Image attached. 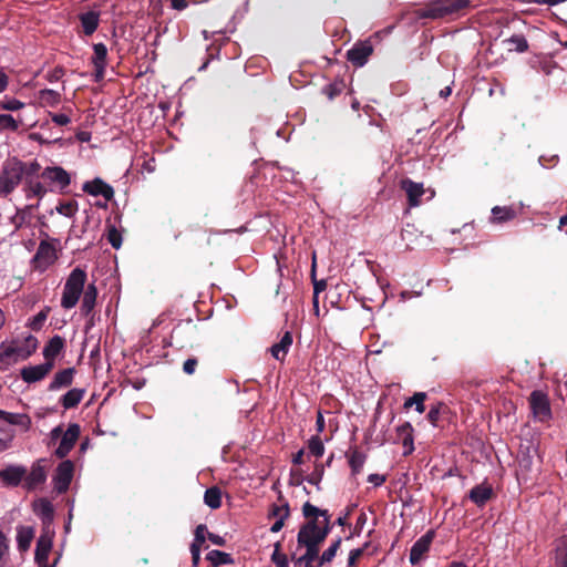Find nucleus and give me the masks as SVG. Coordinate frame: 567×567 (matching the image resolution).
<instances>
[{
	"label": "nucleus",
	"instance_id": "423d86ee",
	"mask_svg": "<svg viewBox=\"0 0 567 567\" xmlns=\"http://www.w3.org/2000/svg\"><path fill=\"white\" fill-rule=\"evenodd\" d=\"M529 405L535 417L540 421L549 420L551 416V410L549 400L546 393L539 390H535L529 395Z\"/></svg>",
	"mask_w": 567,
	"mask_h": 567
},
{
	"label": "nucleus",
	"instance_id": "3c124183",
	"mask_svg": "<svg viewBox=\"0 0 567 567\" xmlns=\"http://www.w3.org/2000/svg\"><path fill=\"white\" fill-rule=\"evenodd\" d=\"M24 107V103L17 99H7L0 102V110L18 111Z\"/></svg>",
	"mask_w": 567,
	"mask_h": 567
},
{
	"label": "nucleus",
	"instance_id": "f03ea898",
	"mask_svg": "<svg viewBox=\"0 0 567 567\" xmlns=\"http://www.w3.org/2000/svg\"><path fill=\"white\" fill-rule=\"evenodd\" d=\"M86 272L80 267L74 268L64 284L61 306L64 309H72L79 302L86 282Z\"/></svg>",
	"mask_w": 567,
	"mask_h": 567
},
{
	"label": "nucleus",
	"instance_id": "2eb2a0df",
	"mask_svg": "<svg viewBox=\"0 0 567 567\" xmlns=\"http://www.w3.org/2000/svg\"><path fill=\"white\" fill-rule=\"evenodd\" d=\"M467 497L477 507H484L488 501L494 497V491L491 484L482 483L475 485L467 494Z\"/></svg>",
	"mask_w": 567,
	"mask_h": 567
},
{
	"label": "nucleus",
	"instance_id": "338daca9",
	"mask_svg": "<svg viewBox=\"0 0 567 567\" xmlns=\"http://www.w3.org/2000/svg\"><path fill=\"white\" fill-rule=\"evenodd\" d=\"M8 549H9V546L7 543V537L0 530V561L2 560L3 556L8 553Z\"/></svg>",
	"mask_w": 567,
	"mask_h": 567
},
{
	"label": "nucleus",
	"instance_id": "393cba45",
	"mask_svg": "<svg viewBox=\"0 0 567 567\" xmlns=\"http://www.w3.org/2000/svg\"><path fill=\"white\" fill-rule=\"evenodd\" d=\"M346 456L348 457L352 475L355 476L360 474L365 463L367 455L363 452H361L358 447H354L350 449L346 453Z\"/></svg>",
	"mask_w": 567,
	"mask_h": 567
},
{
	"label": "nucleus",
	"instance_id": "cd10ccee",
	"mask_svg": "<svg viewBox=\"0 0 567 567\" xmlns=\"http://www.w3.org/2000/svg\"><path fill=\"white\" fill-rule=\"evenodd\" d=\"M23 192L28 199L31 197H38L41 199L48 190L41 182L29 178L23 183Z\"/></svg>",
	"mask_w": 567,
	"mask_h": 567
},
{
	"label": "nucleus",
	"instance_id": "774afa93",
	"mask_svg": "<svg viewBox=\"0 0 567 567\" xmlns=\"http://www.w3.org/2000/svg\"><path fill=\"white\" fill-rule=\"evenodd\" d=\"M41 513L47 518H52L53 516V508L52 505L49 502H43L41 507Z\"/></svg>",
	"mask_w": 567,
	"mask_h": 567
},
{
	"label": "nucleus",
	"instance_id": "ddd939ff",
	"mask_svg": "<svg viewBox=\"0 0 567 567\" xmlns=\"http://www.w3.org/2000/svg\"><path fill=\"white\" fill-rule=\"evenodd\" d=\"M53 362H44L38 365L24 367L21 369V379L27 383H34L44 379L53 369Z\"/></svg>",
	"mask_w": 567,
	"mask_h": 567
},
{
	"label": "nucleus",
	"instance_id": "1a4fd4ad",
	"mask_svg": "<svg viewBox=\"0 0 567 567\" xmlns=\"http://www.w3.org/2000/svg\"><path fill=\"white\" fill-rule=\"evenodd\" d=\"M373 53V47L369 41L358 42L347 52V59L357 68L363 66L370 55Z\"/></svg>",
	"mask_w": 567,
	"mask_h": 567
},
{
	"label": "nucleus",
	"instance_id": "7ed1b4c3",
	"mask_svg": "<svg viewBox=\"0 0 567 567\" xmlns=\"http://www.w3.org/2000/svg\"><path fill=\"white\" fill-rule=\"evenodd\" d=\"M20 159L17 157L3 162L0 169V197L7 198L23 182Z\"/></svg>",
	"mask_w": 567,
	"mask_h": 567
},
{
	"label": "nucleus",
	"instance_id": "e2e57ef3",
	"mask_svg": "<svg viewBox=\"0 0 567 567\" xmlns=\"http://www.w3.org/2000/svg\"><path fill=\"white\" fill-rule=\"evenodd\" d=\"M105 68H106V63L94 64V74H93V76H94V81L95 82H101L104 79Z\"/></svg>",
	"mask_w": 567,
	"mask_h": 567
},
{
	"label": "nucleus",
	"instance_id": "f704fd0d",
	"mask_svg": "<svg viewBox=\"0 0 567 567\" xmlns=\"http://www.w3.org/2000/svg\"><path fill=\"white\" fill-rule=\"evenodd\" d=\"M39 103L42 106H55L61 101V95L59 92L51 90V89H44L39 92Z\"/></svg>",
	"mask_w": 567,
	"mask_h": 567
},
{
	"label": "nucleus",
	"instance_id": "4468645a",
	"mask_svg": "<svg viewBox=\"0 0 567 567\" xmlns=\"http://www.w3.org/2000/svg\"><path fill=\"white\" fill-rule=\"evenodd\" d=\"M40 177L56 184L61 189L66 188L71 183L69 173L60 166L45 167Z\"/></svg>",
	"mask_w": 567,
	"mask_h": 567
},
{
	"label": "nucleus",
	"instance_id": "4c0bfd02",
	"mask_svg": "<svg viewBox=\"0 0 567 567\" xmlns=\"http://www.w3.org/2000/svg\"><path fill=\"white\" fill-rule=\"evenodd\" d=\"M426 398H427V394L425 392H415L411 398L405 400L403 408L405 410H408V409L412 408L413 405H415V410L419 413H423L425 411L424 402H425Z\"/></svg>",
	"mask_w": 567,
	"mask_h": 567
},
{
	"label": "nucleus",
	"instance_id": "864d4df0",
	"mask_svg": "<svg viewBox=\"0 0 567 567\" xmlns=\"http://www.w3.org/2000/svg\"><path fill=\"white\" fill-rule=\"evenodd\" d=\"M18 351L19 350L17 349V347L6 346L3 343L0 344V362H6L7 360L12 358L13 355H17Z\"/></svg>",
	"mask_w": 567,
	"mask_h": 567
},
{
	"label": "nucleus",
	"instance_id": "f257e3e1",
	"mask_svg": "<svg viewBox=\"0 0 567 567\" xmlns=\"http://www.w3.org/2000/svg\"><path fill=\"white\" fill-rule=\"evenodd\" d=\"M302 515L306 522L299 527L297 545L306 550L299 557L292 554L291 560L295 564H313L315 560H319L320 547L332 529L331 515L327 509H320L310 502L302 505Z\"/></svg>",
	"mask_w": 567,
	"mask_h": 567
},
{
	"label": "nucleus",
	"instance_id": "dca6fc26",
	"mask_svg": "<svg viewBox=\"0 0 567 567\" xmlns=\"http://www.w3.org/2000/svg\"><path fill=\"white\" fill-rule=\"evenodd\" d=\"M27 475V470L23 466L10 465L0 471V480L7 486H18L22 478Z\"/></svg>",
	"mask_w": 567,
	"mask_h": 567
},
{
	"label": "nucleus",
	"instance_id": "6e6d98bb",
	"mask_svg": "<svg viewBox=\"0 0 567 567\" xmlns=\"http://www.w3.org/2000/svg\"><path fill=\"white\" fill-rule=\"evenodd\" d=\"M285 509H290L289 504L287 502H285L282 505L272 504L269 508L268 517L279 518L286 512Z\"/></svg>",
	"mask_w": 567,
	"mask_h": 567
},
{
	"label": "nucleus",
	"instance_id": "2f4dec72",
	"mask_svg": "<svg viewBox=\"0 0 567 567\" xmlns=\"http://www.w3.org/2000/svg\"><path fill=\"white\" fill-rule=\"evenodd\" d=\"M450 413L449 406L443 402H437L436 404L432 405L426 419L433 426H437L439 420L442 416H445Z\"/></svg>",
	"mask_w": 567,
	"mask_h": 567
},
{
	"label": "nucleus",
	"instance_id": "e433bc0d",
	"mask_svg": "<svg viewBox=\"0 0 567 567\" xmlns=\"http://www.w3.org/2000/svg\"><path fill=\"white\" fill-rule=\"evenodd\" d=\"M504 42L512 45L508 48L509 51L514 50L518 53H524L529 49L526 38L522 34H513L511 38L504 40Z\"/></svg>",
	"mask_w": 567,
	"mask_h": 567
},
{
	"label": "nucleus",
	"instance_id": "052dcab7",
	"mask_svg": "<svg viewBox=\"0 0 567 567\" xmlns=\"http://www.w3.org/2000/svg\"><path fill=\"white\" fill-rule=\"evenodd\" d=\"M207 526L205 524H199L195 529L194 540L204 544L207 537Z\"/></svg>",
	"mask_w": 567,
	"mask_h": 567
},
{
	"label": "nucleus",
	"instance_id": "680f3d73",
	"mask_svg": "<svg viewBox=\"0 0 567 567\" xmlns=\"http://www.w3.org/2000/svg\"><path fill=\"white\" fill-rule=\"evenodd\" d=\"M52 122H54L59 126L68 125L71 120L66 114H56V113H50Z\"/></svg>",
	"mask_w": 567,
	"mask_h": 567
},
{
	"label": "nucleus",
	"instance_id": "473e14b6",
	"mask_svg": "<svg viewBox=\"0 0 567 567\" xmlns=\"http://www.w3.org/2000/svg\"><path fill=\"white\" fill-rule=\"evenodd\" d=\"M346 86V82L342 79H336L333 82L322 87V94H324L329 101H333L344 91Z\"/></svg>",
	"mask_w": 567,
	"mask_h": 567
},
{
	"label": "nucleus",
	"instance_id": "ea45409f",
	"mask_svg": "<svg viewBox=\"0 0 567 567\" xmlns=\"http://www.w3.org/2000/svg\"><path fill=\"white\" fill-rule=\"evenodd\" d=\"M20 166L22 172V176L24 181L29 178L40 177L41 165L37 161L32 162H22L20 161Z\"/></svg>",
	"mask_w": 567,
	"mask_h": 567
},
{
	"label": "nucleus",
	"instance_id": "5fc2aeb1",
	"mask_svg": "<svg viewBox=\"0 0 567 567\" xmlns=\"http://www.w3.org/2000/svg\"><path fill=\"white\" fill-rule=\"evenodd\" d=\"M13 439V432L8 429L0 427V452L9 447Z\"/></svg>",
	"mask_w": 567,
	"mask_h": 567
},
{
	"label": "nucleus",
	"instance_id": "a19ab883",
	"mask_svg": "<svg viewBox=\"0 0 567 567\" xmlns=\"http://www.w3.org/2000/svg\"><path fill=\"white\" fill-rule=\"evenodd\" d=\"M22 118H14L10 114H0V131L16 132L19 128Z\"/></svg>",
	"mask_w": 567,
	"mask_h": 567
},
{
	"label": "nucleus",
	"instance_id": "f8f14e48",
	"mask_svg": "<svg viewBox=\"0 0 567 567\" xmlns=\"http://www.w3.org/2000/svg\"><path fill=\"white\" fill-rule=\"evenodd\" d=\"M400 187L406 194L409 206L417 207L422 204L421 197L425 194V188L422 183L413 182L410 178H403L400 182Z\"/></svg>",
	"mask_w": 567,
	"mask_h": 567
},
{
	"label": "nucleus",
	"instance_id": "b1692460",
	"mask_svg": "<svg viewBox=\"0 0 567 567\" xmlns=\"http://www.w3.org/2000/svg\"><path fill=\"white\" fill-rule=\"evenodd\" d=\"M55 258L56 256L54 246L45 240H42L34 255V261L50 265L55 260Z\"/></svg>",
	"mask_w": 567,
	"mask_h": 567
},
{
	"label": "nucleus",
	"instance_id": "bb28decb",
	"mask_svg": "<svg viewBox=\"0 0 567 567\" xmlns=\"http://www.w3.org/2000/svg\"><path fill=\"white\" fill-rule=\"evenodd\" d=\"M81 25L83 28V32L85 35L93 34L100 22V14L95 11H87L85 13L80 14Z\"/></svg>",
	"mask_w": 567,
	"mask_h": 567
},
{
	"label": "nucleus",
	"instance_id": "412c9836",
	"mask_svg": "<svg viewBox=\"0 0 567 567\" xmlns=\"http://www.w3.org/2000/svg\"><path fill=\"white\" fill-rule=\"evenodd\" d=\"M0 419L9 424L20 426L24 432L31 427V417L24 413H11L0 410Z\"/></svg>",
	"mask_w": 567,
	"mask_h": 567
},
{
	"label": "nucleus",
	"instance_id": "4d7b16f0",
	"mask_svg": "<svg viewBox=\"0 0 567 567\" xmlns=\"http://www.w3.org/2000/svg\"><path fill=\"white\" fill-rule=\"evenodd\" d=\"M286 512L282 514V516H280L279 518H277V520L272 524V526L270 527V532L271 533H278L282 529V527L285 526V522L286 519L289 517L290 515V509H285Z\"/></svg>",
	"mask_w": 567,
	"mask_h": 567
},
{
	"label": "nucleus",
	"instance_id": "a878e982",
	"mask_svg": "<svg viewBox=\"0 0 567 567\" xmlns=\"http://www.w3.org/2000/svg\"><path fill=\"white\" fill-rule=\"evenodd\" d=\"M35 529L32 526H19L17 528V543L20 551H27L34 538Z\"/></svg>",
	"mask_w": 567,
	"mask_h": 567
},
{
	"label": "nucleus",
	"instance_id": "a211bd4d",
	"mask_svg": "<svg viewBox=\"0 0 567 567\" xmlns=\"http://www.w3.org/2000/svg\"><path fill=\"white\" fill-rule=\"evenodd\" d=\"M396 437L405 449L403 455H410L414 451L413 426L410 422H404L396 427Z\"/></svg>",
	"mask_w": 567,
	"mask_h": 567
},
{
	"label": "nucleus",
	"instance_id": "49530a36",
	"mask_svg": "<svg viewBox=\"0 0 567 567\" xmlns=\"http://www.w3.org/2000/svg\"><path fill=\"white\" fill-rule=\"evenodd\" d=\"M94 55L92 58V63H106V56H107V48L104 43H95L93 45Z\"/></svg>",
	"mask_w": 567,
	"mask_h": 567
},
{
	"label": "nucleus",
	"instance_id": "c85d7f7f",
	"mask_svg": "<svg viewBox=\"0 0 567 567\" xmlns=\"http://www.w3.org/2000/svg\"><path fill=\"white\" fill-rule=\"evenodd\" d=\"M47 473L45 470L40 463L33 464L31 472L28 476H25V484L29 488H34L35 486L45 482Z\"/></svg>",
	"mask_w": 567,
	"mask_h": 567
},
{
	"label": "nucleus",
	"instance_id": "9d476101",
	"mask_svg": "<svg viewBox=\"0 0 567 567\" xmlns=\"http://www.w3.org/2000/svg\"><path fill=\"white\" fill-rule=\"evenodd\" d=\"M80 425L76 423L69 424L66 431L63 433L61 442L55 450V455L59 458L65 457L70 451L74 447L80 436Z\"/></svg>",
	"mask_w": 567,
	"mask_h": 567
},
{
	"label": "nucleus",
	"instance_id": "13d9d810",
	"mask_svg": "<svg viewBox=\"0 0 567 567\" xmlns=\"http://www.w3.org/2000/svg\"><path fill=\"white\" fill-rule=\"evenodd\" d=\"M312 282H313V293L315 295H319L327 288V282L324 279H321V280L316 279L315 264L312 265Z\"/></svg>",
	"mask_w": 567,
	"mask_h": 567
},
{
	"label": "nucleus",
	"instance_id": "79ce46f5",
	"mask_svg": "<svg viewBox=\"0 0 567 567\" xmlns=\"http://www.w3.org/2000/svg\"><path fill=\"white\" fill-rule=\"evenodd\" d=\"M55 210L65 217H74L79 210V204L76 200L60 202Z\"/></svg>",
	"mask_w": 567,
	"mask_h": 567
},
{
	"label": "nucleus",
	"instance_id": "69168bd1",
	"mask_svg": "<svg viewBox=\"0 0 567 567\" xmlns=\"http://www.w3.org/2000/svg\"><path fill=\"white\" fill-rule=\"evenodd\" d=\"M386 477L380 474H370L368 476V482L372 483L374 486H380L385 482Z\"/></svg>",
	"mask_w": 567,
	"mask_h": 567
},
{
	"label": "nucleus",
	"instance_id": "0e129e2a",
	"mask_svg": "<svg viewBox=\"0 0 567 567\" xmlns=\"http://www.w3.org/2000/svg\"><path fill=\"white\" fill-rule=\"evenodd\" d=\"M207 538L217 546H225L226 539L223 536L207 532Z\"/></svg>",
	"mask_w": 567,
	"mask_h": 567
},
{
	"label": "nucleus",
	"instance_id": "09e8293b",
	"mask_svg": "<svg viewBox=\"0 0 567 567\" xmlns=\"http://www.w3.org/2000/svg\"><path fill=\"white\" fill-rule=\"evenodd\" d=\"M323 473H324L323 465L320 463H317L315 465L313 472L309 476H307L306 480L308 483L316 485L317 488L319 489L320 488L319 484L323 477Z\"/></svg>",
	"mask_w": 567,
	"mask_h": 567
},
{
	"label": "nucleus",
	"instance_id": "6ab92c4d",
	"mask_svg": "<svg viewBox=\"0 0 567 567\" xmlns=\"http://www.w3.org/2000/svg\"><path fill=\"white\" fill-rule=\"evenodd\" d=\"M65 347V340L59 334L53 336L44 346L43 357L45 362H53Z\"/></svg>",
	"mask_w": 567,
	"mask_h": 567
},
{
	"label": "nucleus",
	"instance_id": "39448f33",
	"mask_svg": "<svg viewBox=\"0 0 567 567\" xmlns=\"http://www.w3.org/2000/svg\"><path fill=\"white\" fill-rule=\"evenodd\" d=\"M54 532L44 529L37 542L34 561L38 567H54L49 566V554L52 549Z\"/></svg>",
	"mask_w": 567,
	"mask_h": 567
},
{
	"label": "nucleus",
	"instance_id": "f3484780",
	"mask_svg": "<svg viewBox=\"0 0 567 567\" xmlns=\"http://www.w3.org/2000/svg\"><path fill=\"white\" fill-rule=\"evenodd\" d=\"M75 373V368H66L58 371L49 384L48 390L58 391L60 389L69 388L73 383Z\"/></svg>",
	"mask_w": 567,
	"mask_h": 567
},
{
	"label": "nucleus",
	"instance_id": "6e6552de",
	"mask_svg": "<svg viewBox=\"0 0 567 567\" xmlns=\"http://www.w3.org/2000/svg\"><path fill=\"white\" fill-rule=\"evenodd\" d=\"M434 537L435 532L430 529L413 544L409 557L411 565H417L426 556Z\"/></svg>",
	"mask_w": 567,
	"mask_h": 567
},
{
	"label": "nucleus",
	"instance_id": "de8ad7c7",
	"mask_svg": "<svg viewBox=\"0 0 567 567\" xmlns=\"http://www.w3.org/2000/svg\"><path fill=\"white\" fill-rule=\"evenodd\" d=\"M556 567H567V536L563 539L561 546L556 550Z\"/></svg>",
	"mask_w": 567,
	"mask_h": 567
},
{
	"label": "nucleus",
	"instance_id": "37998d69",
	"mask_svg": "<svg viewBox=\"0 0 567 567\" xmlns=\"http://www.w3.org/2000/svg\"><path fill=\"white\" fill-rule=\"evenodd\" d=\"M309 453L316 457H321L324 453V445L319 435L311 436L308 441Z\"/></svg>",
	"mask_w": 567,
	"mask_h": 567
},
{
	"label": "nucleus",
	"instance_id": "58836bf2",
	"mask_svg": "<svg viewBox=\"0 0 567 567\" xmlns=\"http://www.w3.org/2000/svg\"><path fill=\"white\" fill-rule=\"evenodd\" d=\"M37 348H38V339L35 337H33V336H29V337L25 338V340H24L22 346L17 347V349L19 350L17 352V355L21 357L23 359H27L32 353L35 352Z\"/></svg>",
	"mask_w": 567,
	"mask_h": 567
},
{
	"label": "nucleus",
	"instance_id": "aec40b11",
	"mask_svg": "<svg viewBox=\"0 0 567 567\" xmlns=\"http://www.w3.org/2000/svg\"><path fill=\"white\" fill-rule=\"evenodd\" d=\"M292 333L290 331H286L280 341L269 348L271 355L276 360L282 362L292 344Z\"/></svg>",
	"mask_w": 567,
	"mask_h": 567
},
{
	"label": "nucleus",
	"instance_id": "20e7f679",
	"mask_svg": "<svg viewBox=\"0 0 567 567\" xmlns=\"http://www.w3.org/2000/svg\"><path fill=\"white\" fill-rule=\"evenodd\" d=\"M470 6V0H435L417 11L423 19H440L457 13Z\"/></svg>",
	"mask_w": 567,
	"mask_h": 567
},
{
	"label": "nucleus",
	"instance_id": "9b49d317",
	"mask_svg": "<svg viewBox=\"0 0 567 567\" xmlns=\"http://www.w3.org/2000/svg\"><path fill=\"white\" fill-rule=\"evenodd\" d=\"M82 190L91 196H102L106 202L114 197L113 187L100 177L85 182L82 186Z\"/></svg>",
	"mask_w": 567,
	"mask_h": 567
},
{
	"label": "nucleus",
	"instance_id": "bf43d9fd",
	"mask_svg": "<svg viewBox=\"0 0 567 567\" xmlns=\"http://www.w3.org/2000/svg\"><path fill=\"white\" fill-rule=\"evenodd\" d=\"M198 365V360L196 358H188L184 363H183V371L188 374V375H192L195 373L196 371V368Z\"/></svg>",
	"mask_w": 567,
	"mask_h": 567
},
{
	"label": "nucleus",
	"instance_id": "7c9ffc66",
	"mask_svg": "<svg viewBox=\"0 0 567 567\" xmlns=\"http://www.w3.org/2000/svg\"><path fill=\"white\" fill-rule=\"evenodd\" d=\"M206 559L210 563L213 567L234 564V558L231 557L230 554L217 549L210 550L207 554Z\"/></svg>",
	"mask_w": 567,
	"mask_h": 567
},
{
	"label": "nucleus",
	"instance_id": "4be33fe9",
	"mask_svg": "<svg viewBox=\"0 0 567 567\" xmlns=\"http://www.w3.org/2000/svg\"><path fill=\"white\" fill-rule=\"evenodd\" d=\"M83 299L81 305V313L84 317H90L95 307L97 289L94 284L87 285L86 289L83 290Z\"/></svg>",
	"mask_w": 567,
	"mask_h": 567
},
{
	"label": "nucleus",
	"instance_id": "0eeeda50",
	"mask_svg": "<svg viewBox=\"0 0 567 567\" xmlns=\"http://www.w3.org/2000/svg\"><path fill=\"white\" fill-rule=\"evenodd\" d=\"M73 473L74 464L72 461L65 460L58 465L55 475L53 477L54 488L58 493L62 494L69 489L73 478Z\"/></svg>",
	"mask_w": 567,
	"mask_h": 567
},
{
	"label": "nucleus",
	"instance_id": "c03bdc74",
	"mask_svg": "<svg viewBox=\"0 0 567 567\" xmlns=\"http://www.w3.org/2000/svg\"><path fill=\"white\" fill-rule=\"evenodd\" d=\"M271 561L277 567H289L288 557L286 554L281 553V544L279 542L275 544V549L271 555Z\"/></svg>",
	"mask_w": 567,
	"mask_h": 567
},
{
	"label": "nucleus",
	"instance_id": "c756f323",
	"mask_svg": "<svg viewBox=\"0 0 567 567\" xmlns=\"http://www.w3.org/2000/svg\"><path fill=\"white\" fill-rule=\"evenodd\" d=\"M492 221L501 224L514 219L517 210L511 206H495L492 208Z\"/></svg>",
	"mask_w": 567,
	"mask_h": 567
},
{
	"label": "nucleus",
	"instance_id": "a18cd8bd",
	"mask_svg": "<svg viewBox=\"0 0 567 567\" xmlns=\"http://www.w3.org/2000/svg\"><path fill=\"white\" fill-rule=\"evenodd\" d=\"M49 312H50V308L45 307L38 315H35L32 319H30L28 326L33 331H39L43 327V324H44V322H45V320L48 318Z\"/></svg>",
	"mask_w": 567,
	"mask_h": 567
},
{
	"label": "nucleus",
	"instance_id": "c9c22d12",
	"mask_svg": "<svg viewBox=\"0 0 567 567\" xmlns=\"http://www.w3.org/2000/svg\"><path fill=\"white\" fill-rule=\"evenodd\" d=\"M341 543H342V538L338 537L337 539H334L331 543V545L326 550H323V553L321 554V556L319 558V566L330 564L333 560L338 550L341 547Z\"/></svg>",
	"mask_w": 567,
	"mask_h": 567
},
{
	"label": "nucleus",
	"instance_id": "5701e85b",
	"mask_svg": "<svg viewBox=\"0 0 567 567\" xmlns=\"http://www.w3.org/2000/svg\"><path fill=\"white\" fill-rule=\"evenodd\" d=\"M85 395V389L73 388L60 398V404L65 409H74L83 400Z\"/></svg>",
	"mask_w": 567,
	"mask_h": 567
},
{
	"label": "nucleus",
	"instance_id": "8fccbe9b",
	"mask_svg": "<svg viewBox=\"0 0 567 567\" xmlns=\"http://www.w3.org/2000/svg\"><path fill=\"white\" fill-rule=\"evenodd\" d=\"M107 240L114 249H118L122 246V235L113 225H110L107 228Z\"/></svg>",
	"mask_w": 567,
	"mask_h": 567
},
{
	"label": "nucleus",
	"instance_id": "72a5a7b5",
	"mask_svg": "<svg viewBox=\"0 0 567 567\" xmlns=\"http://www.w3.org/2000/svg\"><path fill=\"white\" fill-rule=\"evenodd\" d=\"M205 504L212 509H217L221 506V491L217 486L209 487L204 494Z\"/></svg>",
	"mask_w": 567,
	"mask_h": 567
},
{
	"label": "nucleus",
	"instance_id": "603ef678",
	"mask_svg": "<svg viewBox=\"0 0 567 567\" xmlns=\"http://www.w3.org/2000/svg\"><path fill=\"white\" fill-rule=\"evenodd\" d=\"M368 543L362 547V548H355V549H352L350 553H349V557H348V567H355L358 560L362 557V555L364 554V550L365 548L368 547Z\"/></svg>",
	"mask_w": 567,
	"mask_h": 567
}]
</instances>
